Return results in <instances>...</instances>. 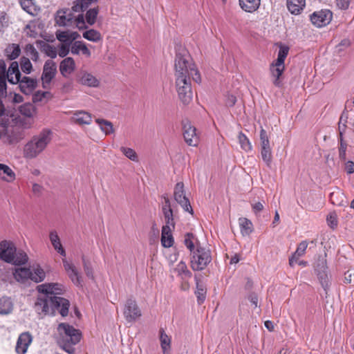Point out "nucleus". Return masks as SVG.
Returning <instances> with one entry per match:
<instances>
[{"instance_id": "2f4dec72", "label": "nucleus", "mask_w": 354, "mask_h": 354, "mask_svg": "<svg viewBox=\"0 0 354 354\" xmlns=\"http://www.w3.org/2000/svg\"><path fill=\"white\" fill-rule=\"evenodd\" d=\"M13 309V303L8 297H2L0 298V315L10 314Z\"/></svg>"}, {"instance_id": "e2e57ef3", "label": "nucleus", "mask_w": 354, "mask_h": 354, "mask_svg": "<svg viewBox=\"0 0 354 354\" xmlns=\"http://www.w3.org/2000/svg\"><path fill=\"white\" fill-rule=\"evenodd\" d=\"M69 50L70 45L62 44L59 46L57 54L59 55V57H64L68 54Z\"/></svg>"}, {"instance_id": "72a5a7b5", "label": "nucleus", "mask_w": 354, "mask_h": 354, "mask_svg": "<svg viewBox=\"0 0 354 354\" xmlns=\"http://www.w3.org/2000/svg\"><path fill=\"white\" fill-rule=\"evenodd\" d=\"M21 53V48L18 44H9L5 49V55L10 60L17 58Z\"/></svg>"}, {"instance_id": "6ab92c4d", "label": "nucleus", "mask_w": 354, "mask_h": 354, "mask_svg": "<svg viewBox=\"0 0 354 354\" xmlns=\"http://www.w3.org/2000/svg\"><path fill=\"white\" fill-rule=\"evenodd\" d=\"M32 340V335L28 332L21 333L17 342L15 351L18 354H25Z\"/></svg>"}, {"instance_id": "8fccbe9b", "label": "nucleus", "mask_w": 354, "mask_h": 354, "mask_svg": "<svg viewBox=\"0 0 354 354\" xmlns=\"http://www.w3.org/2000/svg\"><path fill=\"white\" fill-rule=\"evenodd\" d=\"M20 66L21 71L26 74H30L32 71V65L28 57H22L20 59Z\"/></svg>"}, {"instance_id": "7c9ffc66", "label": "nucleus", "mask_w": 354, "mask_h": 354, "mask_svg": "<svg viewBox=\"0 0 354 354\" xmlns=\"http://www.w3.org/2000/svg\"><path fill=\"white\" fill-rule=\"evenodd\" d=\"M0 178L8 183L15 179V174L10 167L4 164H0Z\"/></svg>"}, {"instance_id": "aec40b11", "label": "nucleus", "mask_w": 354, "mask_h": 354, "mask_svg": "<svg viewBox=\"0 0 354 354\" xmlns=\"http://www.w3.org/2000/svg\"><path fill=\"white\" fill-rule=\"evenodd\" d=\"M78 82L88 87H97L100 81L93 74L87 71H81L78 75Z\"/></svg>"}, {"instance_id": "338daca9", "label": "nucleus", "mask_w": 354, "mask_h": 354, "mask_svg": "<svg viewBox=\"0 0 354 354\" xmlns=\"http://www.w3.org/2000/svg\"><path fill=\"white\" fill-rule=\"evenodd\" d=\"M344 282L345 283H351L354 282V271L348 270L344 273Z\"/></svg>"}, {"instance_id": "5fc2aeb1", "label": "nucleus", "mask_w": 354, "mask_h": 354, "mask_svg": "<svg viewBox=\"0 0 354 354\" xmlns=\"http://www.w3.org/2000/svg\"><path fill=\"white\" fill-rule=\"evenodd\" d=\"M261 156L266 165L268 167H270L272 163L271 149H261Z\"/></svg>"}, {"instance_id": "f8f14e48", "label": "nucleus", "mask_w": 354, "mask_h": 354, "mask_svg": "<svg viewBox=\"0 0 354 354\" xmlns=\"http://www.w3.org/2000/svg\"><path fill=\"white\" fill-rule=\"evenodd\" d=\"M76 12L73 7L71 8H63L57 11L55 15V22L59 26H74V14Z\"/></svg>"}, {"instance_id": "a19ab883", "label": "nucleus", "mask_w": 354, "mask_h": 354, "mask_svg": "<svg viewBox=\"0 0 354 354\" xmlns=\"http://www.w3.org/2000/svg\"><path fill=\"white\" fill-rule=\"evenodd\" d=\"M83 37L93 42H97L102 40V36L100 32L94 29H90L84 32Z\"/></svg>"}, {"instance_id": "4c0bfd02", "label": "nucleus", "mask_w": 354, "mask_h": 354, "mask_svg": "<svg viewBox=\"0 0 354 354\" xmlns=\"http://www.w3.org/2000/svg\"><path fill=\"white\" fill-rule=\"evenodd\" d=\"M52 97V94L48 91H37L32 95L34 103L47 102Z\"/></svg>"}, {"instance_id": "0eeeda50", "label": "nucleus", "mask_w": 354, "mask_h": 354, "mask_svg": "<svg viewBox=\"0 0 354 354\" xmlns=\"http://www.w3.org/2000/svg\"><path fill=\"white\" fill-rule=\"evenodd\" d=\"M57 330L62 337L61 341L71 342V344H77L80 341L81 333L68 324H59Z\"/></svg>"}, {"instance_id": "c03bdc74", "label": "nucleus", "mask_w": 354, "mask_h": 354, "mask_svg": "<svg viewBox=\"0 0 354 354\" xmlns=\"http://www.w3.org/2000/svg\"><path fill=\"white\" fill-rule=\"evenodd\" d=\"M95 122L105 134H111L113 132V124L111 122L104 119H96Z\"/></svg>"}, {"instance_id": "f03ea898", "label": "nucleus", "mask_w": 354, "mask_h": 354, "mask_svg": "<svg viewBox=\"0 0 354 354\" xmlns=\"http://www.w3.org/2000/svg\"><path fill=\"white\" fill-rule=\"evenodd\" d=\"M70 306L69 301L61 297H39L35 304V310L41 315H54L57 310L62 317L68 315Z\"/></svg>"}, {"instance_id": "58836bf2", "label": "nucleus", "mask_w": 354, "mask_h": 354, "mask_svg": "<svg viewBox=\"0 0 354 354\" xmlns=\"http://www.w3.org/2000/svg\"><path fill=\"white\" fill-rule=\"evenodd\" d=\"M19 111L21 115L31 118L35 115L36 109L32 104L25 103L19 107Z\"/></svg>"}, {"instance_id": "cd10ccee", "label": "nucleus", "mask_w": 354, "mask_h": 354, "mask_svg": "<svg viewBox=\"0 0 354 354\" xmlns=\"http://www.w3.org/2000/svg\"><path fill=\"white\" fill-rule=\"evenodd\" d=\"M71 120L78 124H89L92 118L91 114L86 111H77L73 115Z\"/></svg>"}, {"instance_id": "423d86ee", "label": "nucleus", "mask_w": 354, "mask_h": 354, "mask_svg": "<svg viewBox=\"0 0 354 354\" xmlns=\"http://www.w3.org/2000/svg\"><path fill=\"white\" fill-rule=\"evenodd\" d=\"M211 261L210 250L201 246H197L196 250L192 252L190 261L191 268L196 271L203 270Z\"/></svg>"}, {"instance_id": "6e6552de", "label": "nucleus", "mask_w": 354, "mask_h": 354, "mask_svg": "<svg viewBox=\"0 0 354 354\" xmlns=\"http://www.w3.org/2000/svg\"><path fill=\"white\" fill-rule=\"evenodd\" d=\"M57 330L62 337L61 341L71 342V344H77L80 341L81 333L68 324H59Z\"/></svg>"}, {"instance_id": "0e129e2a", "label": "nucleus", "mask_w": 354, "mask_h": 354, "mask_svg": "<svg viewBox=\"0 0 354 354\" xmlns=\"http://www.w3.org/2000/svg\"><path fill=\"white\" fill-rule=\"evenodd\" d=\"M347 144L346 142H342L339 147V158L342 160H346V151Z\"/></svg>"}, {"instance_id": "052dcab7", "label": "nucleus", "mask_w": 354, "mask_h": 354, "mask_svg": "<svg viewBox=\"0 0 354 354\" xmlns=\"http://www.w3.org/2000/svg\"><path fill=\"white\" fill-rule=\"evenodd\" d=\"M59 344L62 348L69 354H73L75 351V348L73 347L74 344H71V342L61 341L59 340Z\"/></svg>"}, {"instance_id": "603ef678", "label": "nucleus", "mask_w": 354, "mask_h": 354, "mask_svg": "<svg viewBox=\"0 0 354 354\" xmlns=\"http://www.w3.org/2000/svg\"><path fill=\"white\" fill-rule=\"evenodd\" d=\"M120 151L127 158L131 160L134 162L138 161V155L134 149L129 147H121Z\"/></svg>"}, {"instance_id": "a878e982", "label": "nucleus", "mask_w": 354, "mask_h": 354, "mask_svg": "<svg viewBox=\"0 0 354 354\" xmlns=\"http://www.w3.org/2000/svg\"><path fill=\"white\" fill-rule=\"evenodd\" d=\"M71 51L73 55H79L81 52L86 57L91 55L90 50L82 41H75L71 45Z\"/></svg>"}, {"instance_id": "dca6fc26", "label": "nucleus", "mask_w": 354, "mask_h": 354, "mask_svg": "<svg viewBox=\"0 0 354 354\" xmlns=\"http://www.w3.org/2000/svg\"><path fill=\"white\" fill-rule=\"evenodd\" d=\"M183 137L185 142L189 146H197L199 138L196 133V129L188 120L183 121Z\"/></svg>"}, {"instance_id": "bf43d9fd", "label": "nucleus", "mask_w": 354, "mask_h": 354, "mask_svg": "<svg viewBox=\"0 0 354 354\" xmlns=\"http://www.w3.org/2000/svg\"><path fill=\"white\" fill-rule=\"evenodd\" d=\"M12 134L13 135L11 138V141L14 142H18L25 138L24 131L20 129H15L13 131Z\"/></svg>"}, {"instance_id": "c85d7f7f", "label": "nucleus", "mask_w": 354, "mask_h": 354, "mask_svg": "<svg viewBox=\"0 0 354 354\" xmlns=\"http://www.w3.org/2000/svg\"><path fill=\"white\" fill-rule=\"evenodd\" d=\"M49 238L54 249L62 257H65L66 254L63 248L59 237L55 231L50 232Z\"/></svg>"}, {"instance_id": "c756f323", "label": "nucleus", "mask_w": 354, "mask_h": 354, "mask_svg": "<svg viewBox=\"0 0 354 354\" xmlns=\"http://www.w3.org/2000/svg\"><path fill=\"white\" fill-rule=\"evenodd\" d=\"M307 247L308 242L306 241H303L298 245L296 251L289 259V264L290 266H293L295 262H297L299 258L305 254Z\"/></svg>"}, {"instance_id": "864d4df0", "label": "nucleus", "mask_w": 354, "mask_h": 354, "mask_svg": "<svg viewBox=\"0 0 354 354\" xmlns=\"http://www.w3.org/2000/svg\"><path fill=\"white\" fill-rule=\"evenodd\" d=\"M260 145L261 149H271L268 136L263 129L260 131Z\"/></svg>"}, {"instance_id": "774afa93", "label": "nucleus", "mask_w": 354, "mask_h": 354, "mask_svg": "<svg viewBox=\"0 0 354 354\" xmlns=\"http://www.w3.org/2000/svg\"><path fill=\"white\" fill-rule=\"evenodd\" d=\"M236 102V97L232 94H227L225 97V104L227 106H233Z\"/></svg>"}, {"instance_id": "b1692460", "label": "nucleus", "mask_w": 354, "mask_h": 354, "mask_svg": "<svg viewBox=\"0 0 354 354\" xmlns=\"http://www.w3.org/2000/svg\"><path fill=\"white\" fill-rule=\"evenodd\" d=\"M239 4L245 12L252 13L259 9L261 0H239Z\"/></svg>"}, {"instance_id": "4468645a", "label": "nucleus", "mask_w": 354, "mask_h": 354, "mask_svg": "<svg viewBox=\"0 0 354 354\" xmlns=\"http://www.w3.org/2000/svg\"><path fill=\"white\" fill-rule=\"evenodd\" d=\"M37 290L39 292L44 294V297L50 299V297L62 295L64 291V287L58 283H46L37 286Z\"/></svg>"}, {"instance_id": "f257e3e1", "label": "nucleus", "mask_w": 354, "mask_h": 354, "mask_svg": "<svg viewBox=\"0 0 354 354\" xmlns=\"http://www.w3.org/2000/svg\"><path fill=\"white\" fill-rule=\"evenodd\" d=\"M174 66L176 88L178 97L184 104H188L192 99L191 77L194 82L200 83L201 77L199 71L186 53L176 54Z\"/></svg>"}, {"instance_id": "1a4fd4ad", "label": "nucleus", "mask_w": 354, "mask_h": 354, "mask_svg": "<svg viewBox=\"0 0 354 354\" xmlns=\"http://www.w3.org/2000/svg\"><path fill=\"white\" fill-rule=\"evenodd\" d=\"M123 315L128 323H133L142 316L141 310L135 299L130 298L126 301Z\"/></svg>"}, {"instance_id": "ddd939ff", "label": "nucleus", "mask_w": 354, "mask_h": 354, "mask_svg": "<svg viewBox=\"0 0 354 354\" xmlns=\"http://www.w3.org/2000/svg\"><path fill=\"white\" fill-rule=\"evenodd\" d=\"M317 274L318 276V279L319 282L326 292L329 288V278L326 273L327 265H326V259L324 257H319L317 259V261L315 264V268Z\"/></svg>"}, {"instance_id": "4d7b16f0", "label": "nucleus", "mask_w": 354, "mask_h": 354, "mask_svg": "<svg viewBox=\"0 0 354 354\" xmlns=\"http://www.w3.org/2000/svg\"><path fill=\"white\" fill-rule=\"evenodd\" d=\"M194 235L192 233H187L185 236L184 243L186 247L192 253L194 250V244L193 242Z\"/></svg>"}, {"instance_id": "e433bc0d", "label": "nucleus", "mask_w": 354, "mask_h": 354, "mask_svg": "<svg viewBox=\"0 0 354 354\" xmlns=\"http://www.w3.org/2000/svg\"><path fill=\"white\" fill-rule=\"evenodd\" d=\"M46 273L39 266L32 267L31 270V280L35 283L43 281L45 279Z\"/></svg>"}, {"instance_id": "9b49d317", "label": "nucleus", "mask_w": 354, "mask_h": 354, "mask_svg": "<svg viewBox=\"0 0 354 354\" xmlns=\"http://www.w3.org/2000/svg\"><path fill=\"white\" fill-rule=\"evenodd\" d=\"M174 196L175 201L185 211L193 214L192 207L188 198L185 195L183 183L179 182L176 183L174 187Z\"/></svg>"}, {"instance_id": "680f3d73", "label": "nucleus", "mask_w": 354, "mask_h": 354, "mask_svg": "<svg viewBox=\"0 0 354 354\" xmlns=\"http://www.w3.org/2000/svg\"><path fill=\"white\" fill-rule=\"evenodd\" d=\"M84 270L86 274V276L91 279H93V269L91 268V263L86 260L84 258L82 259Z\"/></svg>"}, {"instance_id": "6e6d98bb", "label": "nucleus", "mask_w": 354, "mask_h": 354, "mask_svg": "<svg viewBox=\"0 0 354 354\" xmlns=\"http://www.w3.org/2000/svg\"><path fill=\"white\" fill-rule=\"evenodd\" d=\"M74 26L79 29L86 28V19L82 14L78 15L77 17L74 15Z\"/></svg>"}, {"instance_id": "f704fd0d", "label": "nucleus", "mask_w": 354, "mask_h": 354, "mask_svg": "<svg viewBox=\"0 0 354 354\" xmlns=\"http://www.w3.org/2000/svg\"><path fill=\"white\" fill-rule=\"evenodd\" d=\"M160 342L163 354H170L171 337L165 333L163 329L160 330Z\"/></svg>"}, {"instance_id": "79ce46f5", "label": "nucleus", "mask_w": 354, "mask_h": 354, "mask_svg": "<svg viewBox=\"0 0 354 354\" xmlns=\"http://www.w3.org/2000/svg\"><path fill=\"white\" fill-rule=\"evenodd\" d=\"M238 140L240 144L241 148L246 152L250 151L252 149V146L248 137L240 132L238 135Z\"/></svg>"}, {"instance_id": "69168bd1", "label": "nucleus", "mask_w": 354, "mask_h": 354, "mask_svg": "<svg viewBox=\"0 0 354 354\" xmlns=\"http://www.w3.org/2000/svg\"><path fill=\"white\" fill-rule=\"evenodd\" d=\"M326 221H327L328 225L331 228H335V227H337V221L336 216L334 214H329L327 216Z\"/></svg>"}, {"instance_id": "473e14b6", "label": "nucleus", "mask_w": 354, "mask_h": 354, "mask_svg": "<svg viewBox=\"0 0 354 354\" xmlns=\"http://www.w3.org/2000/svg\"><path fill=\"white\" fill-rule=\"evenodd\" d=\"M239 224L243 236H249L253 231L252 223L246 218H240Z\"/></svg>"}, {"instance_id": "de8ad7c7", "label": "nucleus", "mask_w": 354, "mask_h": 354, "mask_svg": "<svg viewBox=\"0 0 354 354\" xmlns=\"http://www.w3.org/2000/svg\"><path fill=\"white\" fill-rule=\"evenodd\" d=\"M25 53L29 59L37 62L39 60V53L32 44H28L25 47Z\"/></svg>"}, {"instance_id": "412c9836", "label": "nucleus", "mask_w": 354, "mask_h": 354, "mask_svg": "<svg viewBox=\"0 0 354 354\" xmlns=\"http://www.w3.org/2000/svg\"><path fill=\"white\" fill-rule=\"evenodd\" d=\"M63 264L65 270L68 273L70 279L76 286H81L82 280L76 268L73 263L68 262L66 260L63 259Z\"/></svg>"}, {"instance_id": "a211bd4d", "label": "nucleus", "mask_w": 354, "mask_h": 354, "mask_svg": "<svg viewBox=\"0 0 354 354\" xmlns=\"http://www.w3.org/2000/svg\"><path fill=\"white\" fill-rule=\"evenodd\" d=\"M19 80L16 84H19L20 91L25 95H29L36 88L37 86V79L28 76L18 77Z\"/></svg>"}, {"instance_id": "bb28decb", "label": "nucleus", "mask_w": 354, "mask_h": 354, "mask_svg": "<svg viewBox=\"0 0 354 354\" xmlns=\"http://www.w3.org/2000/svg\"><path fill=\"white\" fill-rule=\"evenodd\" d=\"M287 8L293 15H299L305 7V0H287Z\"/></svg>"}, {"instance_id": "2eb2a0df", "label": "nucleus", "mask_w": 354, "mask_h": 354, "mask_svg": "<svg viewBox=\"0 0 354 354\" xmlns=\"http://www.w3.org/2000/svg\"><path fill=\"white\" fill-rule=\"evenodd\" d=\"M15 252L16 246L13 242L6 240L0 242V259L10 263L14 260Z\"/></svg>"}, {"instance_id": "5701e85b", "label": "nucleus", "mask_w": 354, "mask_h": 354, "mask_svg": "<svg viewBox=\"0 0 354 354\" xmlns=\"http://www.w3.org/2000/svg\"><path fill=\"white\" fill-rule=\"evenodd\" d=\"M173 227L163 225L161 233V244L164 248H170L174 244V238L171 234Z\"/></svg>"}, {"instance_id": "4be33fe9", "label": "nucleus", "mask_w": 354, "mask_h": 354, "mask_svg": "<svg viewBox=\"0 0 354 354\" xmlns=\"http://www.w3.org/2000/svg\"><path fill=\"white\" fill-rule=\"evenodd\" d=\"M56 37L62 44L71 45L73 41L80 37V35L77 32L57 31Z\"/></svg>"}, {"instance_id": "13d9d810", "label": "nucleus", "mask_w": 354, "mask_h": 354, "mask_svg": "<svg viewBox=\"0 0 354 354\" xmlns=\"http://www.w3.org/2000/svg\"><path fill=\"white\" fill-rule=\"evenodd\" d=\"M162 213L165 220V225H168L169 227L174 228L175 223L174 221L173 210L165 211Z\"/></svg>"}, {"instance_id": "f3484780", "label": "nucleus", "mask_w": 354, "mask_h": 354, "mask_svg": "<svg viewBox=\"0 0 354 354\" xmlns=\"http://www.w3.org/2000/svg\"><path fill=\"white\" fill-rule=\"evenodd\" d=\"M332 19V12L328 10L314 12L310 15L311 22L317 27L321 28L328 24Z\"/></svg>"}, {"instance_id": "ea45409f", "label": "nucleus", "mask_w": 354, "mask_h": 354, "mask_svg": "<svg viewBox=\"0 0 354 354\" xmlns=\"http://www.w3.org/2000/svg\"><path fill=\"white\" fill-rule=\"evenodd\" d=\"M28 261L27 254L23 250H18L15 252L14 254V260L10 263L15 265H24L26 264Z\"/></svg>"}, {"instance_id": "393cba45", "label": "nucleus", "mask_w": 354, "mask_h": 354, "mask_svg": "<svg viewBox=\"0 0 354 354\" xmlns=\"http://www.w3.org/2000/svg\"><path fill=\"white\" fill-rule=\"evenodd\" d=\"M75 68V61L72 57H66L62 60L59 65V71L63 76L70 75Z\"/></svg>"}, {"instance_id": "39448f33", "label": "nucleus", "mask_w": 354, "mask_h": 354, "mask_svg": "<svg viewBox=\"0 0 354 354\" xmlns=\"http://www.w3.org/2000/svg\"><path fill=\"white\" fill-rule=\"evenodd\" d=\"M289 49L287 46L280 45L277 59L270 65V72L273 78L272 83L277 87L281 86L280 77L285 70L284 62L288 55Z\"/></svg>"}, {"instance_id": "a18cd8bd", "label": "nucleus", "mask_w": 354, "mask_h": 354, "mask_svg": "<svg viewBox=\"0 0 354 354\" xmlns=\"http://www.w3.org/2000/svg\"><path fill=\"white\" fill-rule=\"evenodd\" d=\"M174 271L182 277L190 278L192 276L191 272L187 269V265L183 261H180L176 265Z\"/></svg>"}, {"instance_id": "09e8293b", "label": "nucleus", "mask_w": 354, "mask_h": 354, "mask_svg": "<svg viewBox=\"0 0 354 354\" xmlns=\"http://www.w3.org/2000/svg\"><path fill=\"white\" fill-rule=\"evenodd\" d=\"M98 12V8H93L87 10L85 19L88 25L92 26L95 23Z\"/></svg>"}, {"instance_id": "7ed1b4c3", "label": "nucleus", "mask_w": 354, "mask_h": 354, "mask_svg": "<svg viewBox=\"0 0 354 354\" xmlns=\"http://www.w3.org/2000/svg\"><path fill=\"white\" fill-rule=\"evenodd\" d=\"M52 138V131L48 129H43L25 145L24 156L28 159L35 158L46 149Z\"/></svg>"}, {"instance_id": "9d476101", "label": "nucleus", "mask_w": 354, "mask_h": 354, "mask_svg": "<svg viewBox=\"0 0 354 354\" xmlns=\"http://www.w3.org/2000/svg\"><path fill=\"white\" fill-rule=\"evenodd\" d=\"M57 73V66L55 62L51 59L46 61L41 74V80L42 87L45 89L50 88L51 81L55 77Z\"/></svg>"}, {"instance_id": "37998d69", "label": "nucleus", "mask_w": 354, "mask_h": 354, "mask_svg": "<svg viewBox=\"0 0 354 354\" xmlns=\"http://www.w3.org/2000/svg\"><path fill=\"white\" fill-rule=\"evenodd\" d=\"M97 0H76L73 6V9L76 12H80L84 11L88 8V6L93 2Z\"/></svg>"}, {"instance_id": "49530a36", "label": "nucleus", "mask_w": 354, "mask_h": 354, "mask_svg": "<svg viewBox=\"0 0 354 354\" xmlns=\"http://www.w3.org/2000/svg\"><path fill=\"white\" fill-rule=\"evenodd\" d=\"M195 294L196 295L198 302L199 304L203 303L206 297V288L202 283H200L196 279V290L195 292Z\"/></svg>"}, {"instance_id": "c9c22d12", "label": "nucleus", "mask_w": 354, "mask_h": 354, "mask_svg": "<svg viewBox=\"0 0 354 354\" xmlns=\"http://www.w3.org/2000/svg\"><path fill=\"white\" fill-rule=\"evenodd\" d=\"M14 277L18 281L24 282L26 279H31V270L27 268H21L15 270Z\"/></svg>"}, {"instance_id": "3c124183", "label": "nucleus", "mask_w": 354, "mask_h": 354, "mask_svg": "<svg viewBox=\"0 0 354 354\" xmlns=\"http://www.w3.org/2000/svg\"><path fill=\"white\" fill-rule=\"evenodd\" d=\"M23 10L30 15L35 11L33 0H19Z\"/></svg>"}, {"instance_id": "20e7f679", "label": "nucleus", "mask_w": 354, "mask_h": 354, "mask_svg": "<svg viewBox=\"0 0 354 354\" xmlns=\"http://www.w3.org/2000/svg\"><path fill=\"white\" fill-rule=\"evenodd\" d=\"M19 75L20 71L17 62H12L7 69L5 61L0 59V96L6 94L7 81L12 84H16Z\"/></svg>"}]
</instances>
